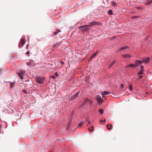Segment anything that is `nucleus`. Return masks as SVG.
Listing matches in <instances>:
<instances>
[{
	"label": "nucleus",
	"mask_w": 152,
	"mask_h": 152,
	"mask_svg": "<svg viewBox=\"0 0 152 152\" xmlns=\"http://www.w3.org/2000/svg\"><path fill=\"white\" fill-rule=\"evenodd\" d=\"M150 61V58L147 57L146 58H143L142 63L145 62V63H148Z\"/></svg>",
	"instance_id": "7"
},
{
	"label": "nucleus",
	"mask_w": 152,
	"mask_h": 152,
	"mask_svg": "<svg viewBox=\"0 0 152 152\" xmlns=\"http://www.w3.org/2000/svg\"><path fill=\"white\" fill-rule=\"evenodd\" d=\"M61 31L60 30H59V29L56 30V31L55 32H54L53 33L54 35H56L58 33H59V32H60Z\"/></svg>",
	"instance_id": "16"
},
{
	"label": "nucleus",
	"mask_w": 152,
	"mask_h": 152,
	"mask_svg": "<svg viewBox=\"0 0 152 152\" xmlns=\"http://www.w3.org/2000/svg\"><path fill=\"white\" fill-rule=\"evenodd\" d=\"M86 120L87 121H88L89 120V119H88V118L87 117L86 118Z\"/></svg>",
	"instance_id": "35"
},
{
	"label": "nucleus",
	"mask_w": 152,
	"mask_h": 152,
	"mask_svg": "<svg viewBox=\"0 0 152 152\" xmlns=\"http://www.w3.org/2000/svg\"><path fill=\"white\" fill-rule=\"evenodd\" d=\"M55 75L57 76H58V74L57 72H56L55 73Z\"/></svg>",
	"instance_id": "36"
},
{
	"label": "nucleus",
	"mask_w": 152,
	"mask_h": 152,
	"mask_svg": "<svg viewBox=\"0 0 152 152\" xmlns=\"http://www.w3.org/2000/svg\"><path fill=\"white\" fill-rule=\"evenodd\" d=\"M129 67H135V64H130L129 65L126 66V68H128Z\"/></svg>",
	"instance_id": "15"
},
{
	"label": "nucleus",
	"mask_w": 152,
	"mask_h": 152,
	"mask_svg": "<svg viewBox=\"0 0 152 152\" xmlns=\"http://www.w3.org/2000/svg\"><path fill=\"white\" fill-rule=\"evenodd\" d=\"M101 23L96 21H92L89 23V25H84L80 26L78 28L81 29V31L83 32H86L88 31L91 28V27L94 26H100Z\"/></svg>",
	"instance_id": "1"
},
{
	"label": "nucleus",
	"mask_w": 152,
	"mask_h": 152,
	"mask_svg": "<svg viewBox=\"0 0 152 152\" xmlns=\"http://www.w3.org/2000/svg\"><path fill=\"white\" fill-rule=\"evenodd\" d=\"M25 40L24 39H22L20 40V44L21 45H23L25 43Z\"/></svg>",
	"instance_id": "18"
},
{
	"label": "nucleus",
	"mask_w": 152,
	"mask_h": 152,
	"mask_svg": "<svg viewBox=\"0 0 152 152\" xmlns=\"http://www.w3.org/2000/svg\"><path fill=\"white\" fill-rule=\"evenodd\" d=\"M122 57L124 58H131L132 57L131 55L130 54L122 55Z\"/></svg>",
	"instance_id": "8"
},
{
	"label": "nucleus",
	"mask_w": 152,
	"mask_h": 152,
	"mask_svg": "<svg viewBox=\"0 0 152 152\" xmlns=\"http://www.w3.org/2000/svg\"><path fill=\"white\" fill-rule=\"evenodd\" d=\"M89 102L90 104H92V101L91 100L89 101Z\"/></svg>",
	"instance_id": "34"
},
{
	"label": "nucleus",
	"mask_w": 152,
	"mask_h": 152,
	"mask_svg": "<svg viewBox=\"0 0 152 152\" xmlns=\"http://www.w3.org/2000/svg\"><path fill=\"white\" fill-rule=\"evenodd\" d=\"M129 88L130 90L131 91H132V85L131 84H130L129 85Z\"/></svg>",
	"instance_id": "24"
},
{
	"label": "nucleus",
	"mask_w": 152,
	"mask_h": 152,
	"mask_svg": "<svg viewBox=\"0 0 152 152\" xmlns=\"http://www.w3.org/2000/svg\"><path fill=\"white\" fill-rule=\"evenodd\" d=\"M23 92L24 94H26L27 93V91L24 89L23 90Z\"/></svg>",
	"instance_id": "28"
},
{
	"label": "nucleus",
	"mask_w": 152,
	"mask_h": 152,
	"mask_svg": "<svg viewBox=\"0 0 152 152\" xmlns=\"http://www.w3.org/2000/svg\"><path fill=\"white\" fill-rule=\"evenodd\" d=\"M152 4V0H146V2L145 3V5H149Z\"/></svg>",
	"instance_id": "11"
},
{
	"label": "nucleus",
	"mask_w": 152,
	"mask_h": 152,
	"mask_svg": "<svg viewBox=\"0 0 152 152\" xmlns=\"http://www.w3.org/2000/svg\"><path fill=\"white\" fill-rule=\"evenodd\" d=\"M96 99H97L98 103L99 104H102L103 102V99H101V97L99 96H96Z\"/></svg>",
	"instance_id": "2"
},
{
	"label": "nucleus",
	"mask_w": 152,
	"mask_h": 152,
	"mask_svg": "<svg viewBox=\"0 0 152 152\" xmlns=\"http://www.w3.org/2000/svg\"><path fill=\"white\" fill-rule=\"evenodd\" d=\"M115 60H114L113 61H112L110 64L109 66V68H110L111 67L113 66V65L115 64Z\"/></svg>",
	"instance_id": "13"
},
{
	"label": "nucleus",
	"mask_w": 152,
	"mask_h": 152,
	"mask_svg": "<svg viewBox=\"0 0 152 152\" xmlns=\"http://www.w3.org/2000/svg\"><path fill=\"white\" fill-rule=\"evenodd\" d=\"M10 82H5V83H10Z\"/></svg>",
	"instance_id": "44"
},
{
	"label": "nucleus",
	"mask_w": 152,
	"mask_h": 152,
	"mask_svg": "<svg viewBox=\"0 0 152 152\" xmlns=\"http://www.w3.org/2000/svg\"><path fill=\"white\" fill-rule=\"evenodd\" d=\"M110 127L111 129L112 127V125L111 124L110 125Z\"/></svg>",
	"instance_id": "40"
},
{
	"label": "nucleus",
	"mask_w": 152,
	"mask_h": 152,
	"mask_svg": "<svg viewBox=\"0 0 152 152\" xmlns=\"http://www.w3.org/2000/svg\"><path fill=\"white\" fill-rule=\"evenodd\" d=\"M91 128L92 129H93L94 128V127L93 126H91Z\"/></svg>",
	"instance_id": "43"
},
{
	"label": "nucleus",
	"mask_w": 152,
	"mask_h": 152,
	"mask_svg": "<svg viewBox=\"0 0 152 152\" xmlns=\"http://www.w3.org/2000/svg\"><path fill=\"white\" fill-rule=\"evenodd\" d=\"M143 72H139L138 73V75H141V74H143Z\"/></svg>",
	"instance_id": "32"
},
{
	"label": "nucleus",
	"mask_w": 152,
	"mask_h": 152,
	"mask_svg": "<svg viewBox=\"0 0 152 152\" xmlns=\"http://www.w3.org/2000/svg\"><path fill=\"white\" fill-rule=\"evenodd\" d=\"M79 94V92H78L75 95L72 96L70 98V99L71 100H73L74 99L76 98L77 97Z\"/></svg>",
	"instance_id": "6"
},
{
	"label": "nucleus",
	"mask_w": 152,
	"mask_h": 152,
	"mask_svg": "<svg viewBox=\"0 0 152 152\" xmlns=\"http://www.w3.org/2000/svg\"><path fill=\"white\" fill-rule=\"evenodd\" d=\"M108 14L110 15H113V12L111 10H109L108 12Z\"/></svg>",
	"instance_id": "20"
},
{
	"label": "nucleus",
	"mask_w": 152,
	"mask_h": 152,
	"mask_svg": "<svg viewBox=\"0 0 152 152\" xmlns=\"http://www.w3.org/2000/svg\"><path fill=\"white\" fill-rule=\"evenodd\" d=\"M128 48L127 46H125L121 47L119 50L120 51L123 50H124Z\"/></svg>",
	"instance_id": "9"
},
{
	"label": "nucleus",
	"mask_w": 152,
	"mask_h": 152,
	"mask_svg": "<svg viewBox=\"0 0 152 152\" xmlns=\"http://www.w3.org/2000/svg\"><path fill=\"white\" fill-rule=\"evenodd\" d=\"M98 52V51H97L95 53H94L93 55H92L90 58V60H91L96 55Z\"/></svg>",
	"instance_id": "10"
},
{
	"label": "nucleus",
	"mask_w": 152,
	"mask_h": 152,
	"mask_svg": "<svg viewBox=\"0 0 152 152\" xmlns=\"http://www.w3.org/2000/svg\"><path fill=\"white\" fill-rule=\"evenodd\" d=\"M10 87L11 88H12L13 86L15 84V81H14L12 82H10Z\"/></svg>",
	"instance_id": "17"
},
{
	"label": "nucleus",
	"mask_w": 152,
	"mask_h": 152,
	"mask_svg": "<svg viewBox=\"0 0 152 152\" xmlns=\"http://www.w3.org/2000/svg\"><path fill=\"white\" fill-rule=\"evenodd\" d=\"M25 74V72L24 71H20V72L18 73H17L18 75V76H19L20 78L21 79H23V75H24Z\"/></svg>",
	"instance_id": "4"
},
{
	"label": "nucleus",
	"mask_w": 152,
	"mask_h": 152,
	"mask_svg": "<svg viewBox=\"0 0 152 152\" xmlns=\"http://www.w3.org/2000/svg\"><path fill=\"white\" fill-rule=\"evenodd\" d=\"M61 62V64H64V62H62V61H61V62Z\"/></svg>",
	"instance_id": "38"
},
{
	"label": "nucleus",
	"mask_w": 152,
	"mask_h": 152,
	"mask_svg": "<svg viewBox=\"0 0 152 152\" xmlns=\"http://www.w3.org/2000/svg\"><path fill=\"white\" fill-rule=\"evenodd\" d=\"M142 63V61L140 60H137L135 62V67H137L139 64H141Z\"/></svg>",
	"instance_id": "5"
},
{
	"label": "nucleus",
	"mask_w": 152,
	"mask_h": 152,
	"mask_svg": "<svg viewBox=\"0 0 152 152\" xmlns=\"http://www.w3.org/2000/svg\"><path fill=\"white\" fill-rule=\"evenodd\" d=\"M110 94V93L109 92L107 91H104V92H102V95L103 96L102 97H103L104 96L103 95H107L108 94Z\"/></svg>",
	"instance_id": "12"
},
{
	"label": "nucleus",
	"mask_w": 152,
	"mask_h": 152,
	"mask_svg": "<svg viewBox=\"0 0 152 152\" xmlns=\"http://www.w3.org/2000/svg\"><path fill=\"white\" fill-rule=\"evenodd\" d=\"M109 125L108 124H107L106 126V127H107V129L108 130H110L111 129V128L109 127Z\"/></svg>",
	"instance_id": "25"
},
{
	"label": "nucleus",
	"mask_w": 152,
	"mask_h": 152,
	"mask_svg": "<svg viewBox=\"0 0 152 152\" xmlns=\"http://www.w3.org/2000/svg\"><path fill=\"white\" fill-rule=\"evenodd\" d=\"M105 121H106V120H101L100 121L101 123H103V122H104V123H105Z\"/></svg>",
	"instance_id": "30"
},
{
	"label": "nucleus",
	"mask_w": 152,
	"mask_h": 152,
	"mask_svg": "<svg viewBox=\"0 0 152 152\" xmlns=\"http://www.w3.org/2000/svg\"><path fill=\"white\" fill-rule=\"evenodd\" d=\"M143 76L142 75H140L139 76V77L137 78V80H139L141 78H142Z\"/></svg>",
	"instance_id": "27"
},
{
	"label": "nucleus",
	"mask_w": 152,
	"mask_h": 152,
	"mask_svg": "<svg viewBox=\"0 0 152 152\" xmlns=\"http://www.w3.org/2000/svg\"><path fill=\"white\" fill-rule=\"evenodd\" d=\"M132 18H137V17L136 16H133Z\"/></svg>",
	"instance_id": "33"
},
{
	"label": "nucleus",
	"mask_w": 152,
	"mask_h": 152,
	"mask_svg": "<svg viewBox=\"0 0 152 152\" xmlns=\"http://www.w3.org/2000/svg\"><path fill=\"white\" fill-rule=\"evenodd\" d=\"M112 5L114 7H116L117 6L116 4L114 2H112Z\"/></svg>",
	"instance_id": "22"
},
{
	"label": "nucleus",
	"mask_w": 152,
	"mask_h": 152,
	"mask_svg": "<svg viewBox=\"0 0 152 152\" xmlns=\"http://www.w3.org/2000/svg\"><path fill=\"white\" fill-rule=\"evenodd\" d=\"M124 85L123 84H121V88H123L124 87Z\"/></svg>",
	"instance_id": "29"
},
{
	"label": "nucleus",
	"mask_w": 152,
	"mask_h": 152,
	"mask_svg": "<svg viewBox=\"0 0 152 152\" xmlns=\"http://www.w3.org/2000/svg\"><path fill=\"white\" fill-rule=\"evenodd\" d=\"M50 77L53 79H55V77L54 75L52 76H51Z\"/></svg>",
	"instance_id": "31"
},
{
	"label": "nucleus",
	"mask_w": 152,
	"mask_h": 152,
	"mask_svg": "<svg viewBox=\"0 0 152 152\" xmlns=\"http://www.w3.org/2000/svg\"><path fill=\"white\" fill-rule=\"evenodd\" d=\"M141 68V72H143L144 71V67L142 65H141L140 66Z\"/></svg>",
	"instance_id": "23"
},
{
	"label": "nucleus",
	"mask_w": 152,
	"mask_h": 152,
	"mask_svg": "<svg viewBox=\"0 0 152 152\" xmlns=\"http://www.w3.org/2000/svg\"><path fill=\"white\" fill-rule=\"evenodd\" d=\"M43 78L40 77H37L36 78V81L38 83H42L43 82Z\"/></svg>",
	"instance_id": "3"
},
{
	"label": "nucleus",
	"mask_w": 152,
	"mask_h": 152,
	"mask_svg": "<svg viewBox=\"0 0 152 152\" xmlns=\"http://www.w3.org/2000/svg\"><path fill=\"white\" fill-rule=\"evenodd\" d=\"M89 101V100L87 98H86L83 102V103L84 104H86L87 102Z\"/></svg>",
	"instance_id": "19"
},
{
	"label": "nucleus",
	"mask_w": 152,
	"mask_h": 152,
	"mask_svg": "<svg viewBox=\"0 0 152 152\" xmlns=\"http://www.w3.org/2000/svg\"><path fill=\"white\" fill-rule=\"evenodd\" d=\"M89 129V131H92L93 130V129L90 130L89 129Z\"/></svg>",
	"instance_id": "42"
},
{
	"label": "nucleus",
	"mask_w": 152,
	"mask_h": 152,
	"mask_svg": "<svg viewBox=\"0 0 152 152\" xmlns=\"http://www.w3.org/2000/svg\"><path fill=\"white\" fill-rule=\"evenodd\" d=\"M58 46V43H56L55 44L53 45V47H55L56 46Z\"/></svg>",
	"instance_id": "26"
},
{
	"label": "nucleus",
	"mask_w": 152,
	"mask_h": 152,
	"mask_svg": "<svg viewBox=\"0 0 152 152\" xmlns=\"http://www.w3.org/2000/svg\"><path fill=\"white\" fill-rule=\"evenodd\" d=\"M90 123H91V121H88V124H89V125H90Z\"/></svg>",
	"instance_id": "37"
},
{
	"label": "nucleus",
	"mask_w": 152,
	"mask_h": 152,
	"mask_svg": "<svg viewBox=\"0 0 152 152\" xmlns=\"http://www.w3.org/2000/svg\"><path fill=\"white\" fill-rule=\"evenodd\" d=\"M27 64L28 66H29L30 65V63H26Z\"/></svg>",
	"instance_id": "41"
},
{
	"label": "nucleus",
	"mask_w": 152,
	"mask_h": 152,
	"mask_svg": "<svg viewBox=\"0 0 152 152\" xmlns=\"http://www.w3.org/2000/svg\"><path fill=\"white\" fill-rule=\"evenodd\" d=\"M83 121H81L80 123L78 124L77 126L78 127H80L83 125Z\"/></svg>",
	"instance_id": "14"
},
{
	"label": "nucleus",
	"mask_w": 152,
	"mask_h": 152,
	"mask_svg": "<svg viewBox=\"0 0 152 152\" xmlns=\"http://www.w3.org/2000/svg\"><path fill=\"white\" fill-rule=\"evenodd\" d=\"M99 112L101 114H102L103 113V110L102 109H100L99 110Z\"/></svg>",
	"instance_id": "21"
},
{
	"label": "nucleus",
	"mask_w": 152,
	"mask_h": 152,
	"mask_svg": "<svg viewBox=\"0 0 152 152\" xmlns=\"http://www.w3.org/2000/svg\"><path fill=\"white\" fill-rule=\"evenodd\" d=\"M26 54H29V51H28L27 53H26Z\"/></svg>",
	"instance_id": "39"
}]
</instances>
